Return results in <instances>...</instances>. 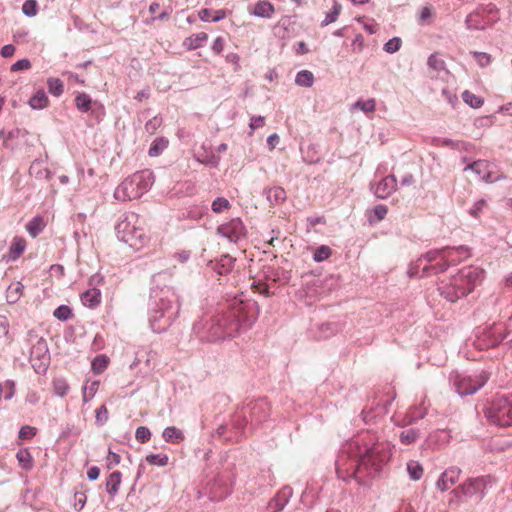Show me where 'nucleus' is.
<instances>
[{
  "mask_svg": "<svg viewBox=\"0 0 512 512\" xmlns=\"http://www.w3.org/2000/svg\"><path fill=\"white\" fill-rule=\"evenodd\" d=\"M391 455V447L387 443L374 444L364 452H359L356 459H349V453L343 452L336 461L337 475L347 480L357 478L362 472L367 475L378 473L390 460Z\"/></svg>",
  "mask_w": 512,
  "mask_h": 512,
  "instance_id": "f257e3e1",
  "label": "nucleus"
},
{
  "mask_svg": "<svg viewBox=\"0 0 512 512\" xmlns=\"http://www.w3.org/2000/svg\"><path fill=\"white\" fill-rule=\"evenodd\" d=\"M116 232L121 241L136 250H140L145 247L150 240V236L142 222H140L135 216L131 219L127 217L121 221L116 226Z\"/></svg>",
  "mask_w": 512,
  "mask_h": 512,
  "instance_id": "f03ea898",
  "label": "nucleus"
},
{
  "mask_svg": "<svg viewBox=\"0 0 512 512\" xmlns=\"http://www.w3.org/2000/svg\"><path fill=\"white\" fill-rule=\"evenodd\" d=\"M486 416L494 425L512 426V397H495L486 411Z\"/></svg>",
  "mask_w": 512,
  "mask_h": 512,
  "instance_id": "7ed1b4c3",
  "label": "nucleus"
},
{
  "mask_svg": "<svg viewBox=\"0 0 512 512\" xmlns=\"http://www.w3.org/2000/svg\"><path fill=\"white\" fill-rule=\"evenodd\" d=\"M499 20V11L494 4L480 6L466 17L469 30H484Z\"/></svg>",
  "mask_w": 512,
  "mask_h": 512,
  "instance_id": "20e7f679",
  "label": "nucleus"
},
{
  "mask_svg": "<svg viewBox=\"0 0 512 512\" xmlns=\"http://www.w3.org/2000/svg\"><path fill=\"white\" fill-rule=\"evenodd\" d=\"M154 182L153 173L149 170H144L135 173L131 178L126 179L120 186L128 199H137L141 197Z\"/></svg>",
  "mask_w": 512,
  "mask_h": 512,
  "instance_id": "39448f33",
  "label": "nucleus"
},
{
  "mask_svg": "<svg viewBox=\"0 0 512 512\" xmlns=\"http://www.w3.org/2000/svg\"><path fill=\"white\" fill-rule=\"evenodd\" d=\"M488 380V375L481 373L480 375L472 378L470 376H456L454 385L460 395H469L475 393L480 389Z\"/></svg>",
  "mask_w": 512,
  "mask_h": 512,
  "instance_id": "423d86ee",
  "label": "nucleus"
},
{
  "mask_svg": "<svg viewBox=\"0 0 512 512\" xmlns=\"http://www.w3.org/2000/svg\"><path fill=\"white\" fill-rule=\"evenodd\" d=\"M452 288H456L453 293H450L449 287H441V294L450 302H456L458 299L468 295L471 291L470 286L466 284L463 275L459 273L451 279Z\"/></svg>",
  "mask_w": 512,
  "mask_h": 512,
  "instance_id": "0eeeda50",
  "label": "nucleus"
},
{
  "mask_svg": "<svg viewBox=\"0 0 512 512\" xmlns=\"http://www.w3.org/2000/svg\"><path fill=\"white\" fill-rule=\"evenodd\" d=\"M218 233L226 237L231 242H237L245 235V227L239 218L230 220L220 225L217 229Z\"/></svg>",
  "mask_w": 512,
  "mask_h": 512,
  "instance_id": "6e6552de",
  "label": "nucleus"
},
{
  "mask_svg": "<svg viewBox=\"0 0 512 512\" xmlns=\"http://www.w3.org/2000/svg\"><path fill=\"white\" fill-rule=\"evenodd\" d=\"M486 484L487 481L485 477H478L466 481L458 489L461 490L465 496L472 497L474 495L483 494Z\"/></svg>",
  "mask_w": 512,
  "mask_h": 512,
  "instance_id": "1a4fd4ad",
  "label": "nucleus"
},
{
  "mask_svg": "<svg viewBox=\"0 0 512 512\" xmlns=\"http://www.w3.org/2000/svg\"><path fill=\"white\" fill-rule=\"evenodd\" d=\"M397 187V180L394 176L389 175L383 178L376 186L374 193L378 198L385 199L390 196Z\"/></svg>",
  "mask_w": 512,
  "mask_h": 512,
  "instance_id": "9d476101",
  "label": "nucleus"
},
{
  "mask_svg": "<svg viewBox=\"0 0 512 512\" xmlns=\"http://www.w3.org/2000/svg\"><path fill=\"white\" fill-rule=\"evenodd\" d=\"M459 477L460 470L458 468H449L442 473L440 479L437 481V488L444 492L450 489L459 480Z\"/></svg>",
  "mask_w": 512,
  "mask_h": 512,
  "instance_id": "9b49d317",
  "label": "nucleus"
},
{
  "mask_svg": "<svg viewBox=\"0 0 512 512\" xmlns=\"http://www.w3.org/2000/svg\"><path fill=\"white\" fill-rule=\"evenodd\" d=\"M460 272L463 275L466 284L470 286L471 291H473L477 283L481 282L484 274L482 269L473 266L462 268Z\"/></svg>",
  "mask_w": 512,
  "mask_h": 512,
  "instance_id": "f8f14e48",
  "label": "nucleus"
},
{
  "mask_svg": "<svg viewBox=\"0 0 512 512\" xmlns=\"http://www.w3.org/2000/svg\"><path fill=\"white\" fill-rule=\"evenodd\" d=\"M250 13L257 17L271 18L275 13V7L268 0H260L250 10Z\"/></svg>",
  "mask_w": 512,
  "mask_h": 512,
  "instance_id": "ddd939ff",
  "label": "nucleus"
},
{
  "mask_svg": "<svg viewBox=\"0 0 512 512\" xmlns=\"http://www.w3.org/2000/svg\"><path fill=\"white\" fill-rule=\"evenodd\" d=\"M81 301L88 308H96L101 303V292L99 289L92 288L81 295Z\"/></svg>",
  "mask_w": 512,
  "mask_h": 512,
  "instance_id": "4468645a",
  "label": "nucleus"
},
{
  "mask_svg": "<svg viewBox=\"0 0 512 512\" xmlns=\"http://www.w3.org/2000/svg\"><path fill=\"white\" fill-rule=\"evenodd\" d=\"M226 16H227V11L224 9L212 10V9L204 8L199 11V18L205 22H207V21L217 22V21L224 19Z\"/></svg>",
  "mask_w": 512,
  "mask_h": 512,
  "instance_id": "2eb2a0df",
  "label": "nucleus"
},
{
  "mask_svg": "<svg viewBox=\"0 0 512 512\" xmlns=\"http://www.w3.org/2000/svg\"><path fill=\"white\" fill-rule=\"evenodd\" d=\"M207 39H208L207 33L199 32V33H196V34H193V35L187 37L184 40L183 45L188 50H195V49H197L199 47H202L203 44L207 41Z\"/></svg>",
  "mask_w": 512,
  "mask_h": 512,
  "instance_id": "dca6fc26",
  "label": "nucleus"
},
{
  "mask_svg": "<svg viewBox=\"0 0 512 512\" xmlns=\"http://www.w3.org/2000/svg\"><path fill=\"white\" fill-rule=\"evenodd\" d=\"M163 439L168 443L179 444L184 440V433L175 426H169L163 431Z\"/></svg>",
  "mask_w": 512,
  "mask_h": 512,
  "instance_id": "f3484780",
  "label": "nucleus"
},
{
  "mask_svg": "<svg viewBox=\"0 0 512 512\" xmlns=\"http://www.w3.org/2000/svg\"><path fill=\"white\" fill-rule=\"evenodd\" d=\"M46 222L42 216H36L26 225V230L33 238L37 237L45 228Z\"/></svg>",
  "mask_w": 512,
  "mask_h": 512,
  "instance_id": "a211bd4d",
  "label": "nucleus"
},
{
  "mask_svg": "<svg viewBox=\"0 0 512 512\" xmlns=\"http://www.w3.org/2000/svg\"><path fill=\"white\" fill-rule=\"evenodd\" d=\"M26 240L22 237H14L9 249V255L12 260L19 258L26 249Z\"/></svg>",
  "mask_w": 512,
  "mask_h": 512,
  "instance_id": "6ab92c4d",
  "label": "nucleus"
},
{
  "mask_svg": "<svg viewBox=\"0 0 512 512\" xmlns=\"http://www.w3.org/2000/svg\"><path fill=\"white\" fill-rule=\"evenodd\" d=\"M121 480L122 475L119 471H115L108 476L106 480V490L111 496L118 493Z\"/></svg>",
  "mask_w": 512,
  "mask_h": 512,
  "instance_id": "aec40b11",
  "label": "nucleus"
},
{
  "mask_svg": "<svg viewBox=\"0 0 512 512\" xmlns=\"http://www.w3.org/2000/svg\"><path fill=\"white\" fill-rule=\"evenodd\" d=\"M49 104V99L43 90H38L29 100V105L33 109H43Z\"/></svg>",
  "mask_w": 512,
  "mask_h": 512,
  "instance_id": "412c9836",
  "label": "nucleus"
},
{
  "mask_svg": "<svg viewBox=\"0 0 512 512\" xmlns=\"http://www.w3.org/2000/svg\"><path fill=\"white\" fill-rule=\"evenodd\" d=\"M53 391L56 395L64 397L68 394L70 386L63 377H56L52 381Z\"/></svg>",
  "mask_w": 512,
  "mask_h": 512,
  "instance_id": "4be33fe9",
  "label": "nucleus"
},
{
  "mask_svg": "<svg viewBox=\"0 0 512 512\" xmlns=\"http://www.w3.org/2000/svg\"><path fill=\"white\" fill-rule=\"evenodd\" d=\"M16 458L23 469L30 470L33 467V457L28 449H20L16 454Z\"/></svg>",
  "mask_w": 512,
  "mask_h": 512,
  "instance_id": "5701e85b",
  "label": "nucleus"
},
{
  "mask_svg": "<svg viewBox=\"0 0 512 512\" xmlns=\"http://www.w3.org/2000/svg\"><path fill=\"white\" fill-rule=\"evenodd\" d=\"M47 88L51 95L59 97L64 91V84L59 78L50 77L47 79Z\"/></svg>",
  "mask_w": 512,
  "mask_h": 512,
  "instance_id": "b1692460",
  "label": "nucleus"
},
{
  "mask_svg": "<svg viewBox=\"0 0 512 512\" xmlns=\"http://www.w3.org/2000/svg\"><path fill=\"white\" fill-rule=\"evenodd\" d=\"M168 147V140L165 138H157L151 144L148 154L151 157L159 156Z\"/></svg>",
  "mask_w": 512,
  "mask_h": 512,
  "instance_id": "393cba45",
  "label": "nucleus"
},
{
  "mask_svg": "<svg viewBox=\"0 0 512 512\" xmlns=\"http://www.w3.org/2000/svg\"><path fill=\"white\" fill-rule=\"evenodd\" d=\"M407 471L412 480H419L424 473L422 465L418 461L410 460L407 463Z\"/></svg>",
  "mask_w": 512,
  "mask_h": 512,
  "instance_id": "a878e982",
  "label": "nucleus"
},
{
  "mask_svg": "<svg viewBox=\"0 0 512 512\" xmlns=\"http://www.w3.org/2000/svg\"><path fill=\"white\" fill-rule=\"evenodd\" d=\"M463 101L472 108H480L484 104V99L476 96L469 90L462 93Z\"/></svg>",
  "mask_w": 512,
  "mask_h": 512,
  "instance_id": "bb28decb",
  "label": "nucleus"
},
{
  "mask_svg": "<svg viewBox=\"0 0 512 512\" xmlns=\"http://www.w3.org/2000/svg\"><path fill=\"white\" fill-rule=\"evenodd\" d=\"M92 100L86 93H78L75 97V105L78 110L87 112L91 109Z\"/></svg>",
  "mask_w": 512,
  "mask_h": 512,
  "instance_id": "cd10ccee",
  "label": "nucleus"
},
{
  "mask_svg": "<svg viewBox=\"0 0 512 512\" xmlns=\"http://www.w3.org/2000/svg\"><path fill=\"white\" fill-rule=\"evenodd\" d=\"M295 82L299 86L310 87L314 82V76L312 72L308 70H303L298 72V74L296 75Z\"/></svg>",
  "mask_w": 512,
  "mask_h": 512,
  "instance_id": "c85d7f7f",
  "label": "nucleus"
},
{
  "mask_svg": "<svg viewBox=\"0 0 512 512\" xmlns=\"http://www.w3.org/2000/svg\"><path fill=\"white\" fill-rule=\"evenodd\" d=\"M418 438H419V432L412 428L403 430L400 434V441L404 445H410V444L416 442Z\"/></svg>",
  "mask_w": 512,
  "mask_h": 512,
  "instance_id": "c756f323",
  "label": "nucleus"
},
{
  "mask_svg": "<svg viewBox=\"0 0 512 512\" xmlns=\"http://www.w3.org/2000/svg\"><path fill=\"white\" fill-rule=\"evenodd\" d=\"M268 199L276 204L282 203L286 199V192L281 187H273L268 190Z\"/></svg>",
  "mask_w": 512,
  "mask_h": 512,
  "instance_id": "7c9ffc66",
  "label": "nucleus"
},
{
  "mask_svg": "<svg viewBox=\"0 0 512 512\" xmlns=\"http://www.w3.org/2000/svg\"><path fill=\"white\" fill-rule=\"evenodd\" d=\"M109 358L105 355H98L92 361V370L100 374L102 373L108 366Z\"/></svg>",
  "mask_w": 512,
  "mask_h": 512,
  "instance_id": "2f4dec72",
  "label": "nucleus"
},
{
  "mask_svg": "<svg viewBox=\"0 0 512 512\" xmlns=\"http://www.w3.org/2000/svg\"><path fill=\"white\" fill-rule=\"evenodd\" d=\"M453 253V250L443 249V250H433L426 253L425 258L427 261L432 262L437 259L445 260L447 257H450Z\"/></svg>",
  "mask_w": 512,
  "mask_h": 512,
  "instance_id": "473e14b6",
  "label": "nucleus"
},
{
  "mask_svg": "<svg viewBox=\"0 0 512 512\" xmlns=\"http://www.w3.org/2000/svg\"><path fill=\"white\" fill-rule=\"evenodd\" d=\"M212 211L214 213H222L231 208L230 202L224 197H217L211 205Z\"/></svg>",
  "mask_w": 512,
  "mask_h": 512,
  "instance_id": "72a5a7b5",
  "label": "nucleus"
},
{
  "mask_svg": "<svg viewBox=\"0 0 512 512\" xmlns=\"http://www.w3.org/2000/svg\"><path fill=\"white\" fill-rule=\"evenodd\" d=\"M99 384H100V382L96 380V381L91 382L89 385L83 386L82 393H83V401L85 403L94 397V395L96 394V392L99 388Z\"/></svg>",
  "mask_w": 512,
  "mask_h": 512,
  "instance_id": "f704fd0d",
  "label": "nucleus"
},
{
  "mask_svg": "<svg viewBox=\"0 0 512 512\" xmlns=\"http://www.w3.org/2000/svg\"><path fill=\"white\" fill-rule=\"evenodd\" d=\"M146 461L150 465L166 466L169 458L166 454H150L146 457Z\"/></svg>",
  "mask_w": 512,
  "mask_h": 512,
  "instance_id": "c9c22d12",
  "label": "nucleus"
},
{
  "mask_svg": "<svg viewBox=\"0 0 512 512\" xmlns=\"http://www.w3.org/2000/svg\"><path fill=\"white\" fill-rule=\"evenodd\" d=\"M287 503V498L285 494H278L275 498H273L269 502V508L272 509V512L281 511L285 504Z\"/></svg>",
  "mask_w": 512,
  "mask_h": 512,
  "instance_id": "e433bc0d",
  "label": "nucleus"
},
{
  "mask_svg": "<svg viewBox=\"0 0 512 512\" xmlns=\"http://www.w3.org/2000/svg\"><path fill=\"white\" fill-rule=\"evenodd\" d=\"M331 256V249L326 245L318 247L313 255V259L316 262H322Z\"/></svg>",
  "mask_w": 512,
  "mask_h": 512,
  "instance_id": "4c0bfd02",
  "label": "nucleus"
},
{
  "mask_svg": "<svg viewBox=\"0 0 512 512\" xmlns=\"http://www.w3.org/2000/svg\"><path fill=\"white\" fill-rule=\"evenodd\" d=\"M340 11H341V5L337 2H335L331 12L326 14V17L323 20L322 25L326 26L330 23L335 22L340 14Z\"/></svg>",
  "mask_w": 512,
  "mask_h": 512,
  "instance_id": "58836bf2",
  "label": "nucleus"
},
{
  "mask_svg": "<svg viewBox=\"0 0 512 512\" xmlns=\"http://www.w3.org/2000/svg\"><path fill=\"white\" fill-rule=\"evenodd\" d=\"M53 315L61 321H66L72 316V310L67 305H61L54 310Z\"/></svg>",
  "mask_w": 512,
  "mask_h": 512,
  "instance_id": "ea45409f",
  "label": "nucleus"
},
{
  "mask_svg": "<svg viewBox=\"0 0 512 512\" xmlns=\"http://www.w3.org/2000/svg\"><path fill=\"white\" fill-rule=\"evenodd\" d=\"M135 437L140 443H146L151 438V432L147 427L140 426L136 429Z\"/></svg>",
  "mask_w": 512,
  "mask_h": 512,
  "instance_id": "a19ab883",
  "label": "nucleus"
},
{
  "mask_svg": "<svg viewBox=\"0 0 512 512\" xmlns=\"http://www.w3.org/2000/svg\"><path fill=\"white\" fill-rule=\"evenodd\" d=\"M162 125V119L160 117H153L145 124V130L150 134L153 135L155 132L159 129V127Z\"/></svg>",
  "mask_w": 512,
  "mask_h": 512,
  "instance_id": "79ce46f5",
  "label": "nucleus"
},
{
  "mask_svg": "<svg viewBox=\"0 0 512 512\" xmlns=\"http://www.w3.org/2000/svg\"><path fill=\"white\" fill-rule=\"evenodd\" d=\"M375 106L376 103L374 99H368L366 101L358 100L355 103L356 108H359L360 110L366 113L373 112L375 110Z\"/></svg>",
  "mask_w": 512,
  "mask_h": 512,
  "instance_id": "37998d69",
  "label": "nucleus"
},
{
  "mask_svg": "<svg viewBox=\"0 0 512 512\" xmlns=\"http://www.w3.org/2000/svg\"><path fill=\"white\" fill-rule=\"evenodd\" d=\"M22 10L27 16H35L37 14V2L35 0H26L22 6Z\"/></svg>",
  "mask_w": 512,
  "mask_h": 512,
  "instance_id": "c03bdc74",
  "label": "nucleus"
},
{
  "mask_svg": "<svg viewBox=\"0 0 512 512\" xmlns=\"http://www.w3.org/2000/svg\"><path fill=\"white\" fill-rule=\"evenodd\" d=\"M36 432L37 430L35 427L29 425L22 426L19 431V438L22 440H29L36 435Z\"/></svg>",
  "mask_w": 512,
  "mask_h": 512,
  "instance_id": "a18cd8bd",
  "label": "nucleus"
},
{
  "mask_svg": "<svg viewBox=\"0 0 512 512\" xmlns=\"http://www.w3.org/2000/svg\"><path fill=\"white\" fill-rule=\"evenodd\" d=\"M428 65L434 70L440 71L444 69L445 62L437 54H433L428 59Z\"/></svg>",
  "mask_w": 512,
  "mask_h": 512,
  "instance_id": "49530a36",
  "label": "nucleus"
},
{
  "mask_svg": "<svg viewBox=\"0 0 512 512\" xmlns=\"http://www.w3.org/2000/svg\"><path fill=\"white\" fill-rule=\"evenodd\" d=\"M401 46V39L400 38H393L390 39L384 46L385 51L388 53H394L400 49Z\"/></svg>",
  "mask_w": 512,
  "mask_h": 512,
  "instance_id": "de8ad7c7",
  "label": "nucleus"
},
{
  "mask_svg": "<svg viewBox=\"0 0 512 512\" xmlns=\"http://www.w3.org/2000/svg\"><path fill=\"white\" fill-rule=\"evenodd\" d=\"M31 67V62L28 59H21L15 62L11 66V71H21V70H28Z\"/></svg>",
  "mask_w": 512,
  "mask_h": 512,
  "instance_id": "09e8293b",
  "label": "nucleus"
},
{
  "mask_svg": "<svg viewBox=\"0 0 512 512\" xmlns=\"http://www.w3.org/2000/svg\"><path fill=\"white\" fill-rule=\"evenodd\" d=\"M387 212H388V209L385 205H377L373 210L376 221L383 220L385 218Z\"/></svg>",
  "mask_w": 512,
  "mask_h": 512,
  "instance_id": "8fccbe9b",
  "label": "nucleus"
},
{
  "mask_svg": "<svg viewBox=\"0 0 512 512\" xmlns=\"http://www.w3.org/2000/svg\"><path fill=\"white\" fill-rule=\"evenodd\" d=\"M96 420L101 423L106 422L108 420V410L105 405H101L96 410Z\"/></svg>",
  "mask_w": 512,
  "mask_h": 512,
  "instance_id": "3c124183",
  "label": "nucleus"
},
{
  "mask_svg": "<svg viewBox=\"0 0 512 512\" xmlns=\"http://www.w3.org/2000/svg\"><path fill=\"white\" fill-rule=\"evenodd\" d=\"M265 124V118L262 117V116H258V117H252L251 120H250V129L252 131L260 128V127H263Z\"/></svg>",
  "mask_w": 512,
  "mask_h": 512,
  "instance_id": "603ef678",
  "label": "nucleus"
},
{
  "mask_svg": "<svg viewBox=\"0 0 512 512\" xmlns=\"http://www.w3.org/2000/svg\"><path fill=\"white\" fill-rule=\"evenodd\" d=\"M224 45V39L222 37H217L212 44V51L215 54H220L224 49Z\"/></svg>",
  "mask_w": 512,
  "mask_h": 512,
  "instance_id": "864d4df0",
  "label": "nucleus"
},
{
  "mask_svg": "<svg viewBox=\"0 0 512 512\" xmlns=\"http://www.w3.org/2000/svg\"><path fill=\"white\" fill-rule=\"evenodd\" d=\"M15 53V47L11 44H7L2 47L1 55L5 58L13 56Z\"/></svg>",
  "mask_w": 512,
  "mask_h": 512,
  "instance_id": "5fc2aeb1",
  "label": "nucleus"
},
{
  "mask_svg": "<svg viewBox=\"0 0 512 512\" xmlns=\"http://www.w3.org/2000/svg\"><path fill=\"white\" fill-rule=\"evenodd\" d=\"M476 58L481 66H485L490 63V56L486 53H477Z\"/></svg>",
  "mask_w": 512,
  "mask_h": 512,
  "instance_id": "6e6d98bb",
  "label": "nucleus"
},
{
  "mask_svg": "<svg viewBox=\"0 0 512 512\" xmlns=\"http://www.w3.org/2000/svg\"><path fill=\"white\" fill-rule=\"evenodd\" d=\"M100 475V469L96 466L90 467L87 476L90 480H96Z\"/></svg>",
  "mask_w": 512,
  "mask_h": 512,
  "instance_id": "4d7b16f0",
  "label": "nucleus"
},
{
  "mask_svg": "<svg viewBox=\"0 0 512 512\" xmlns=\"http://www.w3.org/2000/svg\"><path fill=\"white\" fill-rule=\"evenodd\" d=\"M254 288L260 293L265 295L266 297L270 296V292L268 286L265 283H258L254 286Z\"/></svg>",
  "mask_w": 512,
  "mask_h": 512,
  "instance_id": "13d9d810",
  "label": "nucleus"
},
{
  "mask_svg": "<svg viewBox=\"0 0 512 512\" xmlns=\"http://www.w3.org/2000/svg\"><path fill=\"white\" fill-rule=\"evenodd\" d=\"M278 141H279V137L276 133H274L268 137L267 145L269 146L270 150H273L275 148V145Z\"/></svg>",
  "mask_w": 512,
  "mask_h": 512,
  "instance_id": "bf43d9fd",
  "label": "nucleus"
},
{
  "mask_svg": "<svg viewBox=\"0 0 512 512\" xmlns=\"http://www.w3.org/2000/svg\"><path fill=\"white\" fill-rule=\"evenodd\" d=\"M432 15V11L429 7H424L422 8L421 12H420V19L421 21H426L427 19H429Z\"/></svg>",
  "mask_w": 512,
  "mask_h": 512,
  "instance_id": "052dcab7",
  "label": "nucleus"
},
{
  "mask_svg": "<svg viewBox=\"0 0 512 512\" xmlns=\"http://www.w3.org/2000/svg\"><path fill=\"white\" fill-rule=\"evenodd\" d=\"M170 13H171V9L170 10L166 9V10L162 11L157 17H152L150 20H147L146 23H148V24L152 23L156 19H161V20L166 19V18H168Z\"/></svg>",
  "mask_w": 512,
  "mask_h": 512,
  "instance_id": "680f3d73",
  "label": "nucleus"
},
{
  "mask_svg": "<svg viewBox=\"0 0 512 512\" xmlns=\"http://www.w3.org/2000/svg\"><path fill=\"white\" fill-rule=\"evenodd\" d=\"M75 499L80 504V507L82 508L86 503V495L82 492L75 493Z\"/></svg>",
  "mask_w": 512,
  "mask_h": 512,
  "instance_id": "e2e57ef3",
  "label": "nucleus"
},
{
  "mask_svg": "<svg viewBox=\"0 0 512 512\" xmlns=\"http://www.w3.org/2000/svg\"><path fill=\"white\" fill-rule=\"evenodd\" d=\"M485 205V202L483 200L479 201L475 204L474 208L471 210V214L475 217L478 216V212L481 210V208Z\"/></svg>",
  "mask_w": 512,
  "mask_h": 512,
  "instance_id": "0e129e2a",
  "label": "nucleus"
},
{
  "mask_svg": "<svg viewBox=\"0 0 512 512\" xmlns=\"http://www.w3.org/2000/svg\"><path fill=\"white\" fill-rule=\"evenodd\" d=\"M0 327L3 329L5 334L8 333L9 323L6 317L0 316Z\"/></svg>",
  "mask_w": 512,
  "mask_h": 512,
  "instance_id": "69168bd1",
  "label": "nucleus"
},
{
  "mask_svg": "<svg viewBox=\"0 0 512 512\" xmlns=\"http://www.w3.org/2000/svg\"><path fill=\"white\" fill-rule=\"evenodd\" d=\"M308 51L309 50L304 42L298 43V48L296 50L297 54H306V53H308Z\"/></svg>",
  "mask_w": 512,
  "mask_h": 512,
  "instance_id": "338daca9",
  "label": "nucleus"
},
{
  "mask_svg": "<svg viewBox=\"0 0 512 512\" xmlns=\"http://www.w3.org/2000/svg\"><path fill=\"white\" fill-rule=\"evenodd\" d=\"M108 460L112 461L114 464H119L120 456L112 451H109Z\"/></svg>",
  "mask_w": 512,
  "mask_h": 512,
  "instance_id": "774afa93",
  "label": "nucleus"
}]
</instances>
